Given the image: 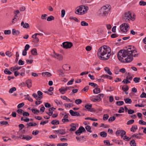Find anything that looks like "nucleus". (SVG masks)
<instances>
[{"label": "nucleus", "instance_id": "25", "mask_svg": "<svg viewBox=\"0 0 146 146\" xmlns=\"http://www.w3.org/2000/svg\"><path fill=\"white\" fill-rule=\"evenodd\" d=\"M124 100L126 104H130L132 102V100L129 98L124 99Z\"/></svg>", "mask_w": 146, "mask_h": 146}, {"label": "nucleus", "instance_id": "31", "mask_svg": "<svg viewBox=\"0 0 146 146\" xmlns=\"http://www.w3.org/2000/svg\"><path fill=\"white\" fill-rule=\"evenodd\" d=\"M102 78L104 77L105 78H108L110 80H111L113 78V77L111 76H110L108 75H102L101 76Z\"/></svg>", "mask_w": 146, "mask_h": 146}, {"label": "nucleus", "instance_id": "63", "mask_svg": "<svg viewBox=\"0 0 146 146\" xmlns=\"http://www.w3.org/2000/svg\"><path fill=\"white\" fill-rule=\"evenodd\" d=\"M24 105V104L23 103H22L19 104L17 106V108H22L23 106Z\"/></svg>", "mask_w": 146, "mask_h": 146}, {"label": "nucleus", "instance_id": "27", "mask_svg": "<svg viewBox=\"0 0 146 146\" xmlns=\"http://www.w3.org/2000/svg\"><path fill=\"white\" fill-rule=\"evenodd\" d=\"M51 123L53 125H58L59 124V121L57 120H53L51 122Z\"/></svg>", "mask_w": 146, "mask_h": 146}, {"label": "nucleus", "instance_id": "11", "mask_svg": "<svg viewBox=\"0 0 146 146\" xmlns=\"http://www.w3.org/2000/svg\"><path fill=\"white\" fill-rule=\"evenodd\" d=\"M32 37L34 39L32 41L35 43H36L39 42V39L37 37V34H34L33 35Z\"/></svg>", "mask_w": 146, "mask_h": 146}, {"label": "nucleus", "instance_id": "36", "mask_svg": "<svg viewBox=\"0 0 146 146\" xmlns=\"http://www.w3.org/2000/svg\"><path fill=\"white\" fill-rule=\"evenodd\" d=\"M85 128L86 130L88 131L90 133H91L92 132V131L91 130V128L90 126L88 125H87L85 127Z\"/></svg>", "mask_w": 146, "mask_h": 146}, {"label": "nucleus", "instance_id": "3", "mask_svg": "<svg viewBox=\"0 0 146 146\" xmlns=\"http://www.w3.org/2000/svg\"><path fill=\"white\" fill-rule=\"evenodd\" d=\"M88 9V7L86 6L82 5L77 7L75 12L76 14L83 15L87 12Z\"/></svg>", "mask_w": 146, "mask_h": 146}, {"label": "nucleus", "instance_id": "45", "mask_svg": "<svg viewBox=\"0 0 146 146\" xmlns=\"http://www.w3.org/2000/svg\"><path fill=\"white\" fill-rule=\"evenodd\" d=\"M134 121L133 119H131L128 121L127 123V125H130L133 124Z\"/></svg>", "mask_w": 146, "mask_h": 146}, {"label": "nucleus", "instance_id": "49", "mask_svg": "<svg viewBox=\"0 0 146 146\" xmlns=\"http://www.w3.org/2000/svg\"><path fill=\"white\" fill-rule=\"evenodd\" d=\"M32 138V137L29 135H27L26 136H25L24 139H26L27 140H29Z\"/></svg>", "mask_w": 146, "mask_h": 146}, {"label": "nucleus", "instance_id": "23", "mask_svg": "<svg viewBox=\"0 0 146 146\" xmlns=\"http://www.w3.org/2000/svg\"><path fill=\"white\" fill-rule=\"evenodd\" d=\"M31 52L32 54L34 55H36L37 54L36 49L35 48L32 49L31 50Z\"/></svg>", "mask_w": 146, "mask_h": 146}, {"label": "nucleus", "instance_id": "50", "mask_svg": "<svg viewBox=\"0 0 146 146\" xmlns=\"http://www.w3.org/2000/svg\"><path fill=\"white\" fill-rule=\"evenodd\" d=\"M115 119V117L114 116L110 117L108 119V121L109 122H111Z\"/></svg>", "mask_w": 146, "mask_h": 146}, {"label": "nucleus", "instance_id": "47", "mask_svg": "<svg viewBox=\"0 0 146 146\" xmlns=\"http://www.w3.org/2000/svg\"><path fill=\"white\" fill-rule=\"evenodd\" d=\"M139 4L141 6H145L146 5V2L143 1H141L139 2Z\"/></svg>", "mask_w": 146, "mask_h": 146}, {"label": "nucleus", "instance_id": "42", "mask_svg": "<svg viewBox=\"0 0 146 146\" xmlns=\"http://www.w3.org/2000/svg\"><path fill=\"white\" fill-rule=\"evenodd\" d=\"M109 117V115L107 114H104L103 115V119L104 121L107 120Z\"/></svg>", "mask_w": 146, "mask_h": 146}, {"label": "nucleus", "instance_id": "13", "mask_svg": "<svg viewBox=\"0 0 146 146\" xmlns=\"http://www.w3.org/2000/svg\"><path fill=\"white\" fill-rule=\"evenodd\" d=\"M54 57L59 60H61L63 58V56L62 55L58 54L55 53L54 54Z\"/></svg>", "mask_w": 146, "mask_h": 146}, {"label": "nucleus", "instance_id": "59", "mask_svg": "<svg viewBox=\"0 0 146 146\" xmlns=\"http://www.w3.org/2000/svg\"><path fill=\"white\" fill-rule=\"evenodd\" d=\"M19 129L20 130L25 127V126L23 124H21L19 125Z\"/></svg>", "mask_w": 146, "mask_h": 146}, {"label": "nucleus", "instance_id": "32", "mask_svg": "<svg viewBox=\"0 0 146 146\" xmlns=\"http://www.w3.org/2000/svg\"><path fill=\"white\" fill-rule=\"evenodd\" d=\"M16 89L15 87H13L11 88L9 90V93L10 94L13 93V92L15 91L16 90Z\"/></svg>", "mask_w": 146, "mask_h": 146}, {"label": "nucleus", "instance_id": "18", "mask_svg": "<svg viewBox=\"0 0 146 146\" xmlns=\"http://www.w3.org/2000/svg\"><path fill=\"white\" fill-rule=\"evenodd\" d=\"M20 32L18 30H16L15 29H13L12 30V33L14 35H17L20 34Z\"/></svg>", "mask_w": 146, "mask_h": 146}, {"label": "nucleus", "instance_id": "60", "mask_svg": "<svg viewBox=\"0 0 146 146\" xmlns=\"http://www.w3.org/2000/svg\"><path fill=\"white\" fill-rule=\"evenodd\" d=\"M131 138H129V137H127L126 135H125L124 137L123 138V139L124 140H125L126 141H128L130 139H131Z\"/></svg>", "mask_w": 146, "mask_h": 146}, {"label": "nucleus", "instance_id": "1", "mask_svg": "<svg viewBox=\"0 0 146 146\" xmlns=\"http://www.w3.org/2000/svg\"><path fill=\"white\" fill-rule=\"evenodd\" d=\"M137 56V51L129 48L126 50H121L117 53V57L119 60L123 62H129L133 60V57Z\"/></svg>", "mask_w": 146, "mask_h": 146}, {"label": "nucleus", "instance_id": "16", "mask_svg": "<svg viewBox=\"0 0 146 146\" xmlns=\"http://www.w3.org/2000/svg\"><path fill=\"white\" fill-rule=\"evenodd\" d=\"M32 96L37 100H39L42 98V97H39L37 94L35 93L33 94Z\"/></svg>", "mask_w": 146, "mask_h": 146}, {"label": "nucleus", "instance_id": "20", "mask_svg": "<svg viewBox=\"0 0 146 146\" xmlns=\"http://www.w3.org/2000/svg\"><path fill=\"white\" fill-rule=\"evenodd\" d=\"M26 84L27 85V87L28 88H31V81L30 80H27L26 81Z\"/></svg>", "mask_w": 146, "mask_h": 146}, {"label": "nucleus", "instance_id": "5", "mask_svg": "<svg viewBox=\"0 0 146 146\" xmlns=\"http://www.w3.org/2000/svg\"><path fill=\"white\" fill-rule=\"evenodd\" d=\"M123 19L126 22L129 21L130 20L133 21L135 20V18L132 17L131 13L130 12H126L124 14Z\"/></svg>", "mask_w": 146, "mask_h": 146}, {"label": "nucleus", "instance_id": "57", "mask_svg": "<svg viewBox=\"0 0 146 146\" xmlns=\"http://www.w3.org/2000/svg\"><path fill=\"white\" fill-rule=\"evenodd\" d=\"M31 110L32 112L35 114H36L37 113H38L39 112V110L37 109H32Z\"/></svg>", "mask_w": 146, "mask_h": 146}, {"label": "nucleus", "instance_id": "41", "mask_svg": "<svg viewBox=\"0 0 146 146\" xmlns=\"http://www.w3.org/2000/svg\"><path fill=\"white\" fill-rule=\"evenodd\" d=\"M54 17L52 16L48 17L47 18V21H50L54 19Z\"/></svg>", "mask_w": 146, "mask_h": 146}, {"label": "nucleus", "instance_id": "29", "mask_svg": "<svg viewBox=\"0 0 146 146\" xmlns=\"http://www.w3.org/2000/svg\"><path fill=\"white\" fill-rule=\"evenodd\" d=\"M62 99H63L66 100L67 101V102H72V101L70 100L69 98H68L67 97H66V96H63V97H61Z\"/></svg>", "mask_w": 146, "mask_h": 146}, {"label": "nucleus", "instance_id": "30", "mask_svg": "<svg viewBox=\"0 0 146 146\" xmlns=\"http://www.w3.org/2000/svg\"><path fill=\"white\" fill-rule=\"evenodd\" d=\"M92 104L89 105L88 104H87L85 105V107L87 109L88 111H89V110H90V108H92Z\"/></svg>", "mask_w": 146, "mask_h": 146}, {"label": "nucleus", "instance_id": "14", "mask_svg": "<svg viewBox=\"0 0 146 146\" xmlns=\"http://www.w3.org/2000/svg\"><path fill=\"white\" fill-rule=\"evenodd\" d=\"M95 98H92L91 99V100L93 102H99L101 100V98H100L97 96H95Z\"/></svg>", "mask_w": 146, "mask_h": 146}, {"label": "nucleus", "instance_id": "24", "mask_svg": "<svg viewBox=\"0 0 146 146\" xmlns=\"http://www.w3.org/2000/svg\"><path fill=\"white\" fill-rule=\"evenodd\" d=\"M56 132L57 133H59L62 135H64L65 134V132L63 129H59L58 130L56 131Z\"/></svg>", "mask_w": 146, "mask_h": 146}, {"label": "nucleus", "instance_id": "52", "mask_svg": "<svg viewBox=\"0 0 146 146\" xmlns=\"http://www.w3.org/2000/svg\"><path fill=\"white\" fill-rule=\"evenodd\" d=\"M67 145L68 143H59L57 145V146H67Z\"/></svg>", "mask_w": 146, "mask_h": 146}, {"label": "nucleus", "instance_id": "9", "mask_svg": "<svg viewBox=\"0 0 146 146\" xmlns=\"http://www.w3.org/2000/svg\"><path fill=\"white\" fill-rule=\"evenodd\" d=\"M76 138L78 142H83L86 141V138L83 136H81L79 137H76Z\"/></svg>", "mask_w": 146, "mask_h": 146}, {"label": "nucleus", "instance_id": "28", "mask_svg": "<svg viewBox=\"0 0 146 146\" xmlns=\"http://www.w3.org/2000/svg\"><path fill=\"white\" fill-rule=\"evenodd\" d=\"M100 135L102 137H105L107 136V134L105 132L102 131L100 133Z\"/></svg>", "mask_w": 146, "mask_h": 146}, {"label": "nucleus", "instance_id": "46", "mask_svg": "<svg viewBox=\"0 0 146 146\" xmlns=\"http://www.w3.org/2000/svg\"><path fill=\"white\" fill-rule=\"evenodd\" d=\"M82 102V100L80 99H77L75 101V103L77 104H81Z\"/></svg>", "mask_w": 146, "mask_h": 146}, {"label": "nucleus", "instance_id": "2", "mask_svg": "<svg viewBox=\"0 0 146 146\" xmlns=\"http://www.w3.org/2000/svg\"><path fill=\"white\" fill-rule=\"evenodd\" d=\"M111 50L108 46L104 45L100 47L98 49L97 54L100 59L107 60L110 57Z\"/></svg>", "mask_w": 146, "mask_h": 146}, {"label": "nucleus", "instance_id": "44", "mask_svg": "<svg viewBox=\"0 0 146 146\" xmlns=\"http://www.w3.org/2000/svg\"><path fill=\"white\" fill-rule=\"evenodd\" d=\"M124 102L122 101H118L116 102V104L117 106H120L123 104Z\"/></svg>", "mask_w": 146, "mask_h": 146}, {"label": "nucleus", "instance_id": "34", "mask_svg": "<svg viewBox=\"0 0 146 146\" xmlns=\"http://www.w3.org/2000/svg\"><path fill=\"white\" fill-rule=\"evenodd\" d=\"M17 16L15 15L14 16V18L13 19L12 21V23H15L16 21H17L18 19L17 17Z\"/></svg>", "mask_w": 146, "mask_h": 146}, {"label": "nucleus", "instance_id": "10", "mask_svg": "<svg viewBox=\"0 0 146 146\" xmlns=\"http://www.w3.org/2000/svg\"><path fill=\"white\" fill-rule=\"evenodd\" d=\"M69 112L70 115L72 116H80V114L76 112H74L72 110H70Z\"/></svg>", "mask_w": 146, "mask_h": 146}, {"label": "nucleus", "instance_id": "43", "mask_svg": "<svg viewBox=\"0 0 146 146\" xmlns=\"http://www.w3.org/2000/svg\"><path fill=\"white\" fill-rule=\"evenodd\" d=\"M58 73L60 76H63L64 75V73L62 70H59L58 71Z\"/></svg>", "mask_w": 146, "mask_h": 146}, {"label": "nucleus", "instance_id": "15", "mask_svg": "<svg viewBox=\"0 0 146 146\" xmlns=\"http://www.w3.org/2000/svg\"><path fill=\"white\" fill-rule=\"evenodd\" d=\"M71 128L70 131H74L76 129V125L74 123H71L70 125Z\"/></svg>", "mask_w": 146, "mask_h": 146}, {"label": "nucleus", "instance_id": "19", "mask_svg": "<svg viewBox=\"0 0 146 146\" xmlns=\"http://www.w3.org/2000/svg\"><path fill=\"white\" fill-rule=\"evenodd\" d=\"M42 75L44 76L49 77L51 76V74L49 72H44L42 73Z\"/></svg>", "mask_w": 146, "mask_h": 146}, {"label": "nucleus", "instance_id": "64", "mask_svg": "<svg viewBox=\"0 0 146 146\" xmlns=\"http://www.w3.org/2000/svg\"><path fill=\"white\" fill-rule=\"evenodd\" d=\"M44 106L46 108H50L51 106V105L48 103H45Z\"/></svg>", "mask_w": 146, "mask_h": 146}, {"label": "nucleus", "instance_id": "56", "mask_svg": "<svg viewBox=\"0 0 146 146\" xmlns=\"http://www.w3.org/2000/svg\"><path fill=\"white\" fill-rule=\"evenodd\" d=\"M4 32L5 35H9L11 33V31L9 30H5Z\"/></svg>", "mask_w": 146, "mask_h": 146}, {"label": "nucleus", "instance_id": "40", "mask_svg": "<svg viewBox=\"0 0 146 146\" xmlns=\"http://www.w3.org/2000/svg\"><path fill=\"white\" fill-rule=\"evenodd\" d=\"M4 72L5 74L9 75L11 74H12V72L9 71L7 68H6L4 70Z\"/></svg>", "mask_w": 146, "mask_h": 146}, {"label": "nucleus", "instance_id": "53", "mask_svg": "<svg viewBox=\"0 0 146 146\" xmlns=\"http://www.w3.org/2000/svg\"><path fill=\"white\" fill-rule=\"evenodd\" d=\"M115 143H117V144H119V145H123V142H122V141L121 140H120V141H119V140H115Z\"/></svg>", "mask_w": 146, "mask_h": 146}, {"label": "nucleus", "instance_id": "61", "mask_svg": "<svg viewBox=\"0 0 146 146\" xmlns=\"http://www.w3.org/2000/svg\"><path fill=\"white\" fill-rule=\"evenodd\" d=\"M29 48H30L29 45L28 44H27L25 46V49L24 50L25 51H27L29 50Z\"/></svg>", "mask_w": 146, "mask_h": 146}, {"label": "nucleus", "instance_id": "26", "mask_svg": "<svg viewBox=\"0 0 146 146\" xmlns=\"http://www.w3.org/2000/svg\"><path fill=\"white\" fill-rule=\"evenodd\" d=\"M137 129V125H133L131 127V131L134 132L135 130H136Z\"/></svg>", "mask_w": 146, "mask_h": 146}, {"label": "nucleus", "instance_id": "35", "mask_svg": "<svg viewBox=\"0 0 146 146\" xmlns=\"http://www.w3.org/2000/svg\"><path fill=\"white\" fill-rule=\"evenodd\" d=\"M122 90L124 91H127L129 89V87L127 85H125L122 87Z\"/></svg>", "mask_w": 146, "mask_h": 146}, {"label": "nucleus", "instance_id": "55", "mask_svg": "<svg viewBox=\"0 0 146 146\" xmlns=\"http://www.w3.org/2000/svg\"><path fill=\"white\" fill-rule=\"evenodd\" d=\"M124 111V109L123 107H120L119 108V110L118 111V113H123Z\"/></svg>", "mask_w": 146, "mask_h": 146}, {"label": "nucleus", "instance_id": "7", "mask_svg": "<svg viewBox=\"0 0 146 146\" xmlns=\"http://www.w3.org/2000/svg\"><path fill=\"white\" fill-rule=\"evenodd\" d=\"M63 48L66 49L70 48L72 46V44L71 42H65L62 43Z\"/></svg>", "mask_w": 146, "mask_h": 146}, {"label": "nucleus", "instance_id": "22", "mask_svg": "<svg viewBox=\"0 0 146 146\" xmlns=\"http://www.w3.org/2000/svg\"><path fill=\"white\" fill-rule=\"evenodd\" d=\"M94 94H97L100 93V89L99 88H96L93 90Z\"/></svg>", "mask_w": 146, "mask_h": 146}, {"label": "nucleus", "instance_id": "8", "mask_svg": "<svg viewBox=\"0 0 146 146\" xmlns=\"http://www.w3.org/2000/svg\"><path fill=\"white\" fill-rule=\"evenodd\" d=\"M85 131L86 130L82 126H80L75 132V133L76 135H80L82 133Z\"/></svg>", "mask_w": 146, "mask_h": 146}, {"label": "nucleus", "instance_id": "54", "mask_svg": "<svg viewBox=\"0 0 146 146\" xmlns=\"http://www.w3.org/2000/svg\"><path fill=\"white\" fill-rule=\"evenodd\" d=\"M122 83H125V84H127L128 83H130V81L128 80L127 79H124L122 82Z\"/></svg>", "mask_w": 146, "mask_h": 146}, {"label": "nucleus", "instance_id": "39", "mask_svg": "<svg viewBox=\"0 0 146 146\" xmlns=\"http://www.w3.org/2000/svg\"><path fill=\"white\" fill-rule=\"evenodd\" d=\"M64 106L65 108H70L73 106L72 104L69 103L68 104H65Z\"/></svg>", "mask_w": 146, "mask_h": 146}, {"label": "nucleus", "instance_id": "51", "mask_svg": "<svg viewBox=\"0 0 146 146\" xmlns=\"http://www.w3.org/2000/svg\"><path fill=\"white\" fill-rule=\"evenodd\" d=\"M137 134H135L133 135L131 137V138L135 137H136L137 139H140L141 138V137L139 136H137Z\"/></svg>", "mask_w": 146, "mask_h": 146}, {"label": "nucleus", "instance_id": "33", "mask_svg": "<svg viewBox=\"0 0 146 146\" xmlns=\"http://www.w3.org/2000/svg\"><path fill=\"white\" fill-rule=\"evenodd\" d=\"M130 144L131 146H136V143L135 142V141L133 139L130 141Z\"/></svg>", "mask_w": 146, "mask_h": 146}, {"label": "nucleus", "instance_id": "37", "mask_svg": "<svg viewBox=\"0 0 146 146\" xmlns=\"http://www.w3.org/2000/svg\"><path fill=\"white\" fill-rule=\"evenodd\" d=\"M140 78L139 77H135L133 80V81L136 83H138L139 82Z\"/></svg>", "mask_w": 146, "mask_h": 146}, {"label": "nucleus", "instance_id": "58", "mask_svg": "<svg viewBox=\"0 0 146 146\" xmlns=\"http://www.w3.org/2000/svg\"><path fill=\"white\" fill-rule=\"evenodd\" d=\"M140 97L141 98H146V94L144 92H143L140 95Z\"/></svg>", "mask_w": 146, "mask_h": 146}, {"label": "nucleus", "instance_id": "48", "mask_svg": "<svg viewBox=\"0 0 146 146\" xmlns=\"http://www.w3.org/2000/svg\"><path fill=\"white\" fill-rule=\"evenodd\" d=\"M5 54L7 56L9 57H11L12 55V53L9 51H7L6 52Z\"/></svg>", "mask_w": 146, "mask_h": 146}, {"label": "nucleus", "instance_id": "6", "mask_svg": "<svg viewBox=\"0 0 146 146\" xmlns=\"http://www.w3.org/2000/svg\"><path fill=\"white\" fill-rule=\"evenodd\" d=\"M129 27V24L123 23L120 26L121 30L123 32H126L128 30Z\"/></svg>", "mask_w": 146, "mask_h": 146}, {"label": "nucleus", "instance_id": "21", "mask_svg": "<svg viewBox=\"0 0 146 146\" xmlns=\"http://www.w3.org/2000/svg\"><path fill=\"white\" fill-rule=\"evenodd\" d=\"M104 70L106 72H107L108 74L110 75H112V73L111 71H110V69L107 67H106L104 68Z\"/></svg>", "mask_w": 146, "mask_h": 146}, {"label": "nucleus", "instance_id": "12", "mask_svg": "<svg viewBox=\"0 0 146 146\" xmlns=\"http://www.w3.org/2000/svg\"><path fill=\"white\" fill-rule=\"evenodd\" d=\"M69 89L68 87L67 86L62 87L59 89V91L62 94L64 93L65 92Z\"/></svg>", "mask_w": 146, "mask_h": 146}, {"label": "nucleus", "instance_id": "38", "mask_svg": "<svg viewBox=\"0 0 146 146\" xmlns=\"http://www.w3.org/2000/svg\"><path fill=\"white\" fill-rule=\"evenodd\" d=\"M81 25L82 26H87L88 25V23L84 21H82L81 22Z\"/></svg>", "mask_w": 146, "mask_h": 146}, {"label": "nucleus", "instance_id": "17", "mask_svg": "<svg viewBox=\"0 0 146 146\" xmlns=\"http://www.w3.org/2000/svg\"><path fill=\"white\" fill-rule=\"evenodd\" d=\"M21 26L23 25V27L25 28H27L29 27V25L28 23H25L24 24V21H22L21 22Z\"/></svg>", "mask_w": 146, "mask_h": 146}, {"label": "nucleus", "instance_id": "62", "mask_svg": "<svg viewBox=\"0 0 146 146\" xmlns=\"http://www.w3.org/2000/svg\"><path fill=\"white\" fill-rule=\"evenodd\" d=\"M89 85L91 86H93L94 87H95L97 86V84H96L92 82L89 83Z\"/></svg>", "mask_w": 146, "mask_h": 146}, {"label": "nucleus", "instance_id": "4", "mask_svg": "<svg viewBox=\"0 0 146 146\" xmlns=\"http://www.w3.org/2000/svg\"><path fill=\"white\" fill-rule=\"evenodd\" d=\"M110 10V8L108 5L104 6L99 10V13L101 16H106L108 15V12Z\"/></svg>", "mask_w": 146, "mask_h": 146}]
</instances>
